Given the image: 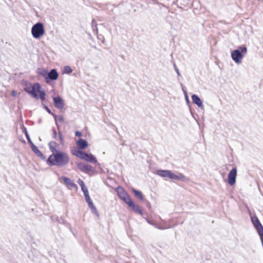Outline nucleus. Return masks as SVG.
Here are the masks:
<instances>
[{"label":"nucleus","mask_w":263,"mask_h":263,"mask_svg":"<svg viewBox=\"0 0 263 263\" xmlns=\"http://www.w3.org/2000/svg\"><path fill=\"white\" fill-rule=\"evenodd\" d=\"M185 97V102L187 104V105L190 106V104H191V102L189 100V96L188 95H186V96L184 97Z\"/></svg>","instance_id":"obj_34"},{"label":"nucleus","mask_w":263,"mask_h":263,"mask_svg":"<svg viewBox=\"0 0 263 263\" xmlns=\"http://www.w3.org/2000/svg\"><path fill=\"white\" fill-rule=\"evenodd\" d=\"M70 161L68 154L60 151L55 153L51 154L46 159V163L49 166H57L59 167H64Z\"/></svg>","instance_id":"obj_1"},{"label":"nucleus","mask_w":263,"mask_h":263,"mask_svg":"<svg viewBox=\"0 0 263 263\" xmlns=\"http://www.w3.org/2000/svg\"><path fill=\"white\" fill-rule=\"evenodd\" d=\"M74 134H75V136L76 137H81L82 135V133L80 131H79V130H77L75 132Z\"/></svg>","instance_id":"obj_35"},{"label":"nucleus","mask_w":263,"mask_h":263,"mask_svg":"<svg viewBox=\"0 0 263 263\" xmlns=\"http://www.w3.org/2000/svg\"><path fill=\"white\" fill-rule=\"evenodd\" d=\"M177 3L180 4V5L185 6L187 5V2L185 1V0H177Z\"/></svg>","instance_id":"obj_29"},{"label":"nucleus","mask_w":263,"mask_h":263,"mask_svg":"<svg viewBox=\"0 0 263 263\" xmlns=\"http://www.w3.org/2000/svg\"><path fill=\"white\" fill-rule=\"evenodd\" d=\"M85 200H86V201L88 204V206L89 208L92 207V206L95 205L90 197L89 198H86Z\"/></svg>","instance_id":"obj_26"},{"label":"nucleus","mask_w":263,"mask_h":263,"mask_svg":"<svg viewBox=\"0 0 263 263\" xmlns=\"http://www.w3.org/2000/svg\"><path fill=\"white\" fill-rule=\"evenodd\" d=\"M52 131L53 138L54 139H56L57 138V132H56V130H55V128L52 127Z\"/></svg>","instance_id":"obj_33"},{"label":"nucleus","mask_w":263,"mask_h":263,"mask_svg":"<svg viewBox=\"0 0 263 263\" xmlns=\"http://www.w3.org/2000/svg\"><path fill=\"white\" fill-rule=\"evenodd\" d=\"M182 91H183V90H185L184 89V87L182 88Z\"/></svg>","instance_id":"obj_41"},{"label":"nucleus","mask_w":263,"mask_h":263,"mask_svg":"<svg viewBox=\"0 0 263 263\" xmlns=\"http://www.w3.org/2000/svg\"><path fill=\"white\" fill-rule=\"evenodd\" d=\"M91 26V28L93 30V32H96L97 33H98V29L97 27V24L96 22V20L93 18L92 20Z\"/></svg>","instance_id":"obj_21"},{"label":"nucleus","mask_w":263,"mask_h":263,"mask_svg":"<svg viewBox=\"0 0 263 263\" xmlns=\"http://www.w3.org/2000/svg\"><path fill=\"white\" fill-rule=\"evenodd\" d=\"M30 146L31 150L37 155V156L41 158L43 160H45L46 159V157L45 155L41 152L38 147L34 145L33 143L30 145Z\"/></svg>","instance_id":"obj_14"},{"label":"nucleus","mask_w":263,"mask_h":263,"mask_svg":"<svg viewBox=\"0 0 263 263\" xmlns=\"http://www.w3.org/2000/svg\"><path fill=\"white\" fill-rule=\"evenodd\" d=\"M156 174L161 177L170 179L172 180L187 182L190 180L189 178L185 176L182 173L178 172L177 174H175L172 171L167 170H158L156 171Z\"/></svg>","instance_id":"obj_4"},{"label":"nucleus","mask_w":263,"mask_h":263,"mask_svg":"<svg viewBox=\"0 0 263 263\" xmlns=\"http://www.w3.org/2000/svg\"><path fill=\"white\" fill-rule=\"evenodd\" d=\"M11 94L12 96L15 97L16 96L17 92H16V91L13 90L11 91Z\"/></svg>","instance_id":"obj_36"},{"label":"nucleus","mask_w":263,"mask_h":263,"mask_svg":"<svg viewBox=\"0 0 263 263\" xmlns=\"http://www.w3.org/2000/svg\"><path fill=\"white\" fill-rule=\"evenodd\" d=\"M131 191L135 197L140 201H144V195L141 191L138 190L134 187H132Z\"/></svg>","instance_id":"obj_15"},{"label":"nucleus","mask_w":263,"mask_h":263,"mask_svg":"<svg viewBox=\"0 0 263 263\" xmlns=\"http://www.w3.org/2000/svg\"><path fill=\"white\" fill-rule=\"evenodd\" d=\"M91 211V213L95 214L97 217H99V212L95 206V205L92 206V207L89 208Z\"/></svg>","instance_id":"obj_25"},{"label":"nucleus","mask_w":263,"mask_h":263,"mask_svg":"<svg viewBox=\"0 0 263 263\" xmlns=\"http://www.w3.org/2000/svg\"><path fill=\"white\" fill-rule=\"evenodd\" d=\"M22 132L25 134V136L29 145H31V144H32L33 142L32 141V140L30 137V136L28 133L27 128L24 126L23 124H22Z\"/></svg>","instance_id":"obj_20"},{"label":"nucleus","mask_w":263,"mask_h":263,"mask_svg":"<svg viewBox=\"0 0 263 263\" xmlns=\"http://www.w3.org/2000/svg\"><path fill=\"white\" fill-rule=\"evenodd\" d=\"M183 93L184 95V97L186 96V95H188L186 90H183Z\"/></svg>","instance_id":"obj_37"},{"label":"nucleus","mask_w":263,"mask_h":263,"mask_svg":"<svg viewBox=\"0 0 263 263\" xmlns=\"http://www.w3.org/2000/svg\"><path fill=\"white\" fill-rule=\"evenodd\" d=\"M143 201L144 202L146 206L148 209V210H151V204L150 202L147 200H145V199H144V201Z\"/></svg>","instance_id":"obj_31"},{"label":"nucleus","mask_w":263,"mask_h":263,"mask_svg":"<svg viewBox=\"0 0 263 263\" xmlns=\"http://www.w3.org/2000/svg\"><path fill=\"white\" fill-rule=\"evenodd\" d=\"M49 148L52 152V154L55 153L60 150L57 149V148L59 146V144L55 141H51L48 144Z\"/></svg>","instance_id":"obj_17"},{"label":"nucleus","mask_w":263,"mask_h":263,"mask_svg":"<svg viewBox=\"0 0 263 263\" xmlns=\"http://www.w3.org/2000/svg\"><path fill=\"white\" fill-rule=\"evenodd\" d=\"M237 177V167L234 166L229 172L228 175V183L231 185H234L236 183Z\"/></svg>","instance_id":"obj_10"},{"label":"nucleus","mask_w":263,"mask_h":263,"mask_svg":"<svg viewBox=\"0 0 263 263\" xmlns=\"http://www.w3.org/2000/svg\"><path fill=\"white\" fill-rule=\"evenodd\" d=\"M180 85H181V86L182 87V88L184 87V86H183V85L182 84V83H181V84H180Z\"/></svg>","instance_id":"obj_40"},{"label":"nucleus","mask_w":263,"mask_h":263,"mask_svg":"<svg viewBox=\"0 0 263 263\" xmlns=\"http://www.w3.org/2000/svg\"><path fill=\"white\" fill-rule=\"evenodd\" d=\"M42 119H39V120H38V123L40 124L42 123Z\"/></svg>","instance_id":"obj_39"},{"label":"nucleus","mask_w":263,"mask_h":263,"mask_svg":"<svg viewBox=\"0 0 263 263\" xmlns=\"http://www.w3.org/2000/svg\"><path fill=\"white\" fill-rule=\"evenodd\" d=\"M60 179L64 182V184L68 188H69V186H70L74 189H78V187L77 185L69 178L66 176H61Z\"/></svg>","instance_id":"obj_12"},{"label":"nucleus","mask_w":263,"mask_h":263,"mask_svg":"<svg viewBox=\"0 0 263 263\" xmlns=\"http://www.w3.org/2000/svg\"><path fill=\"white\" fill-rule=\"evenodd\" d=\"M58 130H59V132H58L59 133V139H60V142L61 144H63L64 142V139L63 137L62 134L61 132L60 131V129Z\"/></svg>","instance_id":"obj_28"},{"label":"nucleus","mask_w":263,"mask_h":263,"mask_svg":"<svg viewBox=\"0 0 263 263\" xmlns=\"http://www.w3.org/2000/svg\"><path fill=\"white\" fill-rule=\"evenodd\" d=\"M142 217L146 220V221H147V222L148 223L154 226L155 228H156L159 230H164L165 229V228L160 226L158 223H156L155 222H154L152 220H151L148 218L145 217L143 214V216H142Z\"/></svg>","instance_id":"obj_19"},{"label":"nucleus","mask_w":263,"mask_h":263,"mask_svg":"<svg viewBox=\"0 0 263 263\" xmlns=\"http://www.w3.org/2000/svg\"><path fill=\"white\" fill-rule=\"evenodd\" d=\"M77 182L79 184V185L81 186L82 190H83L87 188V186L85 185L84 182L81 179L79 178L78 179Z\"/></svg>","instance_id":"obj_24"},{"label":"nucleus","mask_w":263,"mask_h":263,"mask_svg":"<svg viewBox=\"0 0 263 263\" xmlns=\"http://www.w3.org/2000/svg\"><path fill=\"white\" fill-rule=\"evenodd\" d=\"M43 105V108L46 110V111L50 115H52L54 114V113H53L51 109L47 106L45 104H42Z\"/></svg>","instance_id":"obj_27"},{"label":"nucleus","mask_w":263,"mask_h":263,"mask_svg":"<svg viewBox=\"0 0 263 263\" xmlns=\"http://www.w3.org/2000/svg\"><path fill=\"white\" fill-rule=\"evenodd\" d=\"M173 65H174V67L175 70V71L176 72V73L177 74V77H180V73L179 69L178 68V67H177V66H176V64L175 63H174Z\"/></svg>","instance_id":"obj_32"},{"label":"nucleus","mask_w":263,"mask_h":263,"mask_svg":"<svg viewBox=\"0 0 263 263\" xmlns=\"http://www.w3.org/2000/svg\"><path fill=\"white\" fill-rule=\"evenodd\" d=\"M52 117H53V118L55 120V124L57 125V128L58 130H59L60 129V127L59 124H58V122L61 123L64 121L63 116L61 115H57L55 114H54L53 115H52Z\"/></svg>","instance_id":"obj_18"},{"label":"nucleus","mask_w":263,"mask_h":263,"mask_svg":"<svg viewBox=\"0 0 263 263\" xmlns=\"http://www.w3.org/2000/svg\"><path fill=\"white\" fill-rule=\"evenodd\" d=\"M151 1L154 3V4H157L158 1L157 0H151Z\"/></svg>","instance_id":"obj_38"},{"label":"nucleus","mask_w":263,"mask_h":263,"mask_svg":"<svg viewBox=\"0 0 263 263\" xmlns=\"http://www.w3.org/2000/svg\"><path fill=\"white\" fill-rule=\"evenodd\" d=\"M247 53V47L245 45L239 46L236 49L231 52V56L232 60L236 64H239L242 60Z\"/></svg>","instance_id":"obj_7"},{"label":"nucleus","mask_w":263,"mask_h":263,"mask_svg":"<svg viewBox=\"0 0 263 263\" xmlns=\"http://www.w3.org/2000/svg\"><path fill=\"white\" fill-rule=\"evenodd\" d=\"M82 191L83 192L85 199H86L87 198H89L90 197V196L89 195V192H88V190L87 188L86 189H84L83 190H82Z\"/></svg>","instance_id":"obj_30"},{"label":"nucleus","mask_w":263,"mask_h":263,"mask_svg":"<svg viewBox=\"0 0 263 263\" xmlns=\"http://www.w3.org/2000/svg\"><path fill=\"white\" fill-rule=\"evenodd\" d=\"M192 102L194 104H196L199 108L203 109L204 105L202 101L199 97L196 94H193L191 96Z\"/></svg>","instance_id":"obj_13"},{"label":"nucleus","mask_w":263,"mask_h":263,"mask_svg":"<svg viewBox=\"0 0 263 263\" xmlns=\"http://www.w3.org/2000/svg\"><path fill=\"white\" fill-rule=\"evenodd\" d=\"M53 103L54 106L59 109H62L64 106V100L60 96L53 97Z\"/></svg>","instance_id":"obj_11"},{"label":"nucleus","mask_w":263,"mask_h":263,"mask_svg":"<svg viewBox=\"0 0 263 263\" xmlns=\"http://www.w3.org/2000/svg\"><path fill=\"white\" fill-rule=\"evenodd\" d=\"M23 142L24 143H26V142H25V141L24 140H23Z\"/></svg>","instance_id":"obj_42"},{"label":"nucleus","mask_w":263,"mask_h":263,"mask_svg":"<svg viewBox=\"0 0 263 263\" xmlns=\"http://www.w3.org/2000/svg\"><path fill=\"white\" fill-rule=\"evenodd\" d=\"M36 73L42 77L47 84H50L51 82L55 81L59 77V73L56 69H51L49 71L42 67H39L36 69Z\"/></svg>","instance_id":"obj_5"},{"label":"nucleus","mask_w":263,"mask_h":263,"mask_svg":"<svg viewBox=\"0 0 263 263\" xmlns=\"http://www.w3.org/2000/svg\"><path fill=\"white\" fill-rule=\"evenodd\" d=\"M77 144L79 147L80 149H85L88 147V143L86 139L83 138H79L77 142Z\"/></svg>","instance_id":"obj_16"},{"label":"nucleus","mask_w":263,"mask_h":263,"mask_svg":"<svg viewBox=\"0 0 263 263\" xmlns=\"http://www.w3.org/2000/svg\"><path fill=\"white\" fill-rule=\"evenodd\" d=\"M32 36L35 39H39L45 34V29L43 23L37 22L34 24L31 30Z\"/></svg>","instance_id":"obj_8"},{"label":"nucleus","mask_w":263,"mask_h":263,"mask_svg":"<svg viewBox=\"0 0 263 263\" xmlns=\"http://www.w3.org/2000/svg\"><path fill=\"white\" fill-rule=\"evenodd\" d=\"M71 154L86 162L97 164L100 165V164L98 162L96 156L92 155L91 153H87L83 149H80L79 148L74 147L71 151Z\"/></svg>","instance_id":"obj_6"},{"label":"nucleus","mask_w":263,"mask_h":263,"mask_svg":"<svg viewBox=\"0 0 263 263\" xmlns=\"http://www.w3.org/2000/svg\"><path fill=\"white\" fill-rule=\"evenodd\" d=\"M58 221L60 223H62L64 225H65L67 227H70V224L69 223L67 222L65 219H64L62 217L58 218L57 219Z\"/></svg>","instance_id":"obj_23"},{"label":"nucleus","mask_w":263,"mask_h":263,"mask_svg":"<svg viewBox=\"0 0 263 263\" xmlns=\"http://www.w3.org/2000/svg\"><path fill=\"white\" fill-rule=\"evenodd\" d=\"M72 70L69 66L66 65L64 67L63 73L69 74L72 73Z\"/></svg>","instance_id":"obj_22"},{"label":"nucleus","mask_w":263,"mask_h":263,"mask_svg":"<svg viewBox=\"0 0 263 263\" xmlns=\"http://www.w3.org/2000/svg\"><path fill=\"white\" fill-rule=\"evenodd\" d=\"M25 91L28 93L31 97L36 100L41 99L42 102L46 100V93L45 90L42 87L40 83L36 82L32 84H26L24 88Z\"/></svg>","instance_id":"obj_3"},{"label":"nucleus","mask_w":263,"mask_h":263,"mask_svg":"<svg viewBox=\"0 0 263 263\" xmlns=\"http://www.w3.org/2000/svg\"><path fill=\"white\" fill-rule=\"evenodd\" d=\"M116 192L118 197L123 201L129 208H131L135 213L143 216V212L139 205L135 203L127 192L122 186H118L116 189Z\"/></svg>","instance_id":"obj_2"},{"label":"nucleus","mask_w":263,"mask_h":263,"mask_svg":"<svg viewBox=\"0 0 263 263\" xmlns=\"http://www.w3.org/2000/svg\"><path fill=\"white\" fill-rule=\"evenodd\" d=\"M77 167L81 172L89 174V173H96V171L93 167L88 164L80 162L77 163Z\"/></svg>","instance_id":"obj_9"}]
</instances>
